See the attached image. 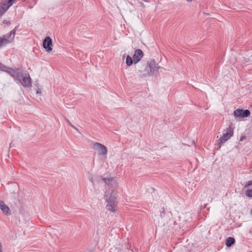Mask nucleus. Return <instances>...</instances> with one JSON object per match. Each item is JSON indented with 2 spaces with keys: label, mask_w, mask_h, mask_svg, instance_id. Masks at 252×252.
Instances as JSON below:
<instances>
[{
  "label": "nucleus",
  "mask_w": 252,
  "mask_h": 252,
  "mask_svg": "<svg viewBox=\"0 0 252 252\" xmlns=\"http://www.w3.org/2000/svg\"><path fill=\"white\" fill-rule=\"evenodd\" d=\"M13 70L16 71V76L10 75L11 77L14 78L15 80L19 81L22 85L25 88H29L32 87V79L30 76L29 74H24L23 70L20 68L13 69Z\"/></svg>",
  "instance_id": "1"
},
{
  "label": "nucleus",
  "mask_w": 252,
  "mask_h": 252,
  "mask_svg": "<svg viewBox=\"0 0 252 252\" xmlns=\"http://www.w3.org/2000/svg\"><path fill=\"white\" fill-rule=\"evenodd\" d=\"M106 193H108L107 191ZM116 191L114 189L112 190L110 196L108 198V195L105 194L104 197L107 201V203L106 206L107 210H108L111 212H115L116 210V208L117 207V196Z\"/></svg>",
  "instance_id": "2"
},
{
  "label": "nucleus",
  "mask_w": 252,
  "mask_h": 252,
  "mask_svg": "<svg viewBox=\"0 0 252 252\" xmlns=\"http://www.w3.org/2000/svg\"><path fill=\"white\" fill-rule=\"evenodd\" d=\"M17 27L11 32L3 35V36L0 37V48L3 46L6 45L7 44L11 43L13 41L15 35L16 33Z\"/></svg>",
  "instance_id": "3"
},
{
  "label": "nucleus",
  "mask_w": 252,
  "mask_h": 252,
  "mask_svg": "<svg viewBox=\"0 0 252 252\" xmlns=\"http://www.w3.org/2000/svg\"><path fill=\"white\" fill-rule=\"evenodd\" d=\"M233 135V129L229 126L227 127L224 130L222 136H221L219 139L218 145H219V148H220L221 145L229 139Z\"/></svg>",
  "instance_id": "4"
},
{
  "label": "nucleus",
  "mask_w": 252,
  "mask_h": 252,
  "mask_svg": "<svg viewBox=\"0 0 252 252\" xmlns=\"http://www.w3.org/2000/svg\"><path fill=\"white\" fill-rule=\"evenodd\" d=\"M159 67L154 61H151L146 67V69L148 70V74L150 75H154L158 73Z\"/></svg>",
  "instance_id": "5"
},
{
  "label": "nucleus",
  "mask_w": 252,
  "mask_h": 252,
  "mask_svg": "<svg viewBox=\"0 0 252 252\" xmlns=\"http://www.w3.org/2000/svg\"><path fill=\"white\" fill-rule=\"evenodd\" d=\"M93 148L100 156L106 155L107 153V149L106 146L97 142H95L93 145Z\"/></svg>",
  "instance_id": "6"
},
{
  "label": "nucleus",
  "mask_w": 252,
  "mask_h": 252,
  "mask_svg": "<svg viewBox=\"0 0 252 252\" xmlns=\"http://www.w3.org/2000/svg\"><path fill=\"white\" fill-rule=\"evenodd\" d=\"M250 114V111L249 110L238 109L234 111V116L236 118L248 117Z\"/></svg>",
  "instance_id": "7"
},
{
  "label": "nucleus",
  "mask_w": 252,
  "mask_h": 252,
  "mask_svg": "<svg viewBox=\"0 0 252 252\" xmlns=\"http://www.w3.org/2000/svg\"><path fill=\"white\" fill-rule=\"evenodd\" d=\"M52 41L49 36H46L43 41V47L47 52L52 50Z\"/></svg>",
  "instance_id": "8"
},
{
  "label": "nucleus",
  "mask_w": 252,
  "mask_h": 252,
  "mask_svg": "<svg viewBox=\"0 0 252 252\" xmlns=\"http://www.w3.org/2000/svg\"><path fill=\"white\" fill-rule=\"evenodd\" d=\"M102 180L109 188H113L114 189L117 187V184L114 178H102Z\"/></svg>",
  "instance_id": "9"
},
{
  "label": "nucleus",
  "mask_w": 252,
  "mask_h": 252,
  "mask_svg": "<svg viewBox=\"0 0 252 252\" xmlns=\"http://www.w3.org/2000/svg\"><path fill=\"white\" fill-rule=\"evenodd\" d=\"M0 70L7 73L10 75L16 76V71L13 70V68L9 67L0 63Z\"/></svg>",
  "instance_id": "10"
},
{
  "label": "nucleus",
  "mask_w": 252,
  "mask_h": 252,
  "mask_svg": "<svg viewBox=\"0 0 252 252\" xmlns=\"http://www.w3.org/2000/svg\"><path fill=\"white\" fill-rule=\"evenodd\" d=\"M143 56V53L141 49H137L135 51L133 55V62L134 63H138Z\"/></svg>",
  "instance_id": "11"
},
{
  "label": "nucleus",
  "mask_w": 252,
  "mask_h": 252,
  "mask_svg": "<svg viewBox=\"0 0 252 252\" xmlns=\"http://www.w3.org/2000/svg\"><path fill=\"white\" fill-rule=\"evenodd\" d=\"M0 208L3 213L6 215H10L11 212L9 208L3 201H0Z\"/></svg>",
  "instance_id": "12"
},
{
  "label": "nucleus",
  "mask_w": 252,
  "mask_h": 252,
  "mask_svg": "<svg viewBox=\"0 0 252 252\" xmlns=\"http://www.w3.org/2000/svg\"><path fill=\"white\" fill-rule=\"evenodd\" d=\"M6 3L3 1L1 3H0V17H1L9 8Z\"/></svg>",
  "instance_id": "13"
},
{
  "label": "nucleus",
  "mask_w": 252,
  "mask_h": 252,
  "mask_svg": "<svg viewBox=\"0 0 252 252\" xmlns=\"http://www.w3.org/2000/svg\"><path fill=\"white\" fill-rule=\"evenodd\" d=\"M235 243V239L233 237H230L226 239V246L227 247H231Z\"/></svg>",
  "instance_id": "14"
},
{
  "label": "nucleus",
  "mask_w": 252,
  "mask_h": 252,
  "mask_svg": "<svg viewBox=\"0 0 252 252\" xmlns=\"http://www.w3.org/2000/svg\"><path fill=\"white\" fill-rule=\"evenodd\" d=\"M133 62V59L132 60L131 58L129 56L127 55L126 58V63L127 66L131 65Z\"/></svg>",
  "instance_id": "15"
},
{
  "label": "nucleus",
  "mask_w": 252,
  "mask_h": 252,
  "mask_svg": "<svg viewBox=\"0 0 252 252\" xmlns=\"http://www.w3.org/2000/svg\"><path fill=\"white\" fill-rule=\"evenodd\" d=\"M18 0H5L4 1L6 3L9 7L11 6L13 3H15Z\"/></svg>",
  "instance_id": "16"
},
{
  "label": "nucleus",
  "mask_w": 252,
  "mask_h": 252,
  "mask_svg": "<svg viewBox=\"0 0 252 252\" xmlns=\"http://www.w3.org/2000/svg\"><path fill=\"white\" fill-rule=\"evenodd\" d=\"M246 195L249 197H252V189H247L246 192Z\"/></svg>",
  "instance_id": "17"
},
{
  "label": "nucleus",
  "mask_w": 252,
  "mask_h": 252,
  "mask_svg": "<svg viewBox=\"0 0 252 252\" xmlns=\"http://www.w3.org/2000/svg\"><path fill=\"white\" fill-rule=\"evenodd\" d=\"M251 185H252V181H249L246 183L244 186V188H246Z\"/></svg>",
  "instance_id": "18"
},
{
  "label": "nucleus",
  "mask_w": 252,
  "mask_h": 252,
  "mask_svg": "<svg viewBox=\"0 0 252 252\" xmlns=\"http://www.w3.org/2000/svg\"><path fill=\"white\" fill-rule=\"evenodd\" d=\"M65 120H66V122L68 124V125H69L70 126H71V125H72V124L70 122V121H69L68 120H67V119H65Z\"/></svg>",
  "instance_id": "19"
},
{
  "label": "nucleus",
  "mask_w": 252,
  "mask_h": 252,
  "mask_svg": "<svg viewBox=\"0 0 252 252\" xmlns=\"http://www.w3.org/2000/svg\"><path fill=\"white\" fill-rule=\"evenodd\" d=\"M71 127L73 128L74 129H75L76 131L79 132L78 129L75 126H74L73 125H71Z\"/></svg>",
  "instance_id": "20"
},
{
  "label": "nucleus",
  "mask_w": 252,
  "mask_h": 252,
  "mask_svg": "<svg viewBox=\"0 0 252 252\" xmlns=\"http://www.w3.org/2000/svg\"><path fill=\"white\" fill-rule=\"evenodd\" d=\"M71 127L73 128L74 129H75L76 131L79 132L78 129L75 126H74L73 125H71Z\"/></svg>",
  "instance_id": "21"
},
{
  "label": "nucleus",
  "mask_w": 252,
  "mask_h": 252,
  "mask_svg": "<svg viewBox=\"0 0 252 252\" xmlns=\"http://www.w3.org/2000/svg\"><path fill=\"white\" fill-rule=\"evenodd\" d=\"M41 92L39 89L36 90V94H41Z\"/></svg>",
  "instance_id": "22"
},
{
  "label": "nucleus",
  "mask_w": 252,
  "mask_h": 252,
  "mask_svg": "<svg viewBox=\"0 0 252 252\" xmlns=\"http://www.w3.org/2000/svg\"><path fill=\"white\" fill-rule=\"evenodd\" d=\"M3 23H5V24H10L9 21H3Z\"/></svg>",
  "instance_id": "23"
},
{
  "label": "nucleus",
  "mask_w": 252,
  "mask_h": 252,
  "mask_svg": "<svg viewBox=\"0 0 252 252\" xmlns=\"http://www.w3.org/2000/svg\"><path fill=\"white\" fill-rule=\"evenodd\" d=\"M0 252H2V246H1V244L0 243Z\"/></svg>",
  "instance_id": "24"
},
{
  "label": "nucleus",
  "mask_w": 252,
  "mask_h": 252,
  "mask_svg": "<svg viewBox=\"0 0 252 252\" xmlns=\"http://www.w3.org/2000/svg\"><path fill=\"white\" fill-rule=\"evenodd\" d=\"M29 7L30 8V9H32L33 8V6L32 5H29Z\"/></svg>",
  "instance_id": "25"
},
{
  "label": "nucleus",
  "mask_w": 252,
  "mask_h": 252,
  "mask_svg": "<svg viewBox=\"0 0 252 252\" xmlns=\"http://www.w3.org/2000/svg\"><path fill=\"white\" fill-rule=\"evenodd\" d=\"M243 139V137H241V138H240V140L241 141H242Z\"/></svg>",
  "instance_id": "26"
},
{
  "label": "nucleus",
  "mask_w": 252,
  "mask_h": 252,
  "mask_svg": "<svg viewBox=\"0 0 252 252\" xmlns=\"http://www.w3.org/2000/svg\"><path fill=\"white\" fill-rule=\"evenodd\" d=\"M188 1H191L192 0H187Z\"/></svg>",
  "instance_id": "27"
}]
</instances>
